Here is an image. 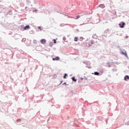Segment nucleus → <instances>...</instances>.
Segmentation results:
<instances>
[{
  "instance_id": "1",
  "label": "nucleus",
  "mask_w": 129,
  "mask_h": 129,
  "mask_svg": "<svg viewBox=\"0 0 129 129\" xmlns=\"http://www.w3.org/2000/svg\"><path fill=\"white\" fill-rule=\"evenodd\" d=\"M120 26V28H124V26L125 25V23L124 22H121L119 24Z\"/></svg>"
},
{
  "instance_id": "2",
  "label": "nucleus",
  "mask_w": 129,
  "mask_h": 129,
  "mask_svg": "<svg viewBox=\"0 0 129 129\" xmlns=\"http://www.w3.org/2000/svg\"><path fill=\"white\" fill-rule=\"evenodd\" d=\"M46 42H47V41L45 39H42L40 40L41 44H46Z\"/></svg>"
},
{
  "instance_id": "3",
  "label": "nucleus",
  "mask_w": 129,
  "mask_h": 129,
  "mask_svg": "<svg viewBox=\"0 0 129 129\" xmlns=\"http://www.w3.org/2000/svg\"><path fill=\"white\" fill-rule=\"evenodd\" d=\"M30 29V26L29 25H27L24 28V30H29Z\"/></svg>"
},
{
  "instance_id": "4",
  "label": "nucleus",
  "mask_w": 129,
  "mask_h": 129,
  "mask_svg": "<svg viewBox=\"0 0 129 129\" xmlns=\"http://www.w3.org/2000/svg\"><path fill=\"white\" fill-rule=\"evenodd\" d=\"M59 59H60V58L58 56H56L55 58H52V60L53 61H55V60L58 61V60H59Z\"/></svg>"
},
{
  "instance_id": "5",
  "label": "nucleus",
  "mask_w": 129,
  "mask_h": 129,
  "mask_svg": "<svg viewBox=\"0 0 129 129\" xmlns=\"http://www.w3.org/2000/svg\"><path fill=\"white\" fill-rule=\"evenodd\" d=\"M99 8H102V9H104L105 8V6L103 4H101L99 6Z\"/></svg>"
},
{
  "instance_id": "6",
  "label": "nucleus",
  "mask_w": 129,
  "mask_h": 129,
  "mask_svg": "<svg viewBox=\"0 0 129 129\" xmlns=\"http://www.w3.org/2000/svg\"><path fill=\"white\" fill-rule=\"evenodd\" d=\"M127 79H129V77L128 76H126L124 77V80H127Z\"/></svg>"
},
{
  "instance_id": "7",
  "label": "nucleus",
  "mask_w": 129,
  "mask_h": 129,
  "mask_svg": "<svg viewBox=\"0 0 129 129\" xmlns=\"http://www.w3.org/2000/svg\"><path fill=\"white\" fill-rule=\"evenodd\" d=\"M72 81H74L75 82H76V81H77V80L75 79V77H73Z\"/></svg>"
},
{
  "instance_id": "8",
  "label": "nucleus",
  "mask_w": 129,
  "mask_h": 129,
  "mask_svg": "<svg viewBox=\"0 0 129 129\" xmlns=\"http://www.w3.org/2000/svg\"><path fill=\"white\" fill-rule=\"evenodd\" d=\"M74 41L75 42H77L78 41V38L76 37L74 38Z\"/></svg>"
},
{
  "instance_id": "9",
  "label": "nucleus",
  "mask_w": 129,
  "mask_h": 129,
  "mask_svg": "<svg viewBox=\"0 0 129 129\" xmlns=\"http://www.w3.org/2000/svg\"><path fill=\"white\" fill-rule=\"evenodd\" d=\"M94 75H99V73L97 72H96L94 73Z\"/></svg>"
},
{
  "instance_id": "10",
  "label": "nucleus",
  "mask_w": 129,
  "mask_h": 129,
  "mask_svg": "<svg viewBox=\"0 0 129 129\" xmlns=\"http://www.w3.org/2000/svg\"><path fill=\"white\" fill-rule=\"evenodd\" d=\"M79 18H80V16L78 15V16L76 17V20H78V19H79Z\"/></svg>"
},
{
  "instance_id": "11",
  "label": "nucleus",
  "mask_w": 129,
  "mask_h": 129,
  "mask_svg": "<svg viewBox=\"0 0 129 129\" xmlns=\"http://www.w3.org/2000/svg\"><path fill=\"white\" fill-rule=\"evenodd\" d=\"M49 46H50V47H52V46H53V42H50L49 43Z\"/></svg>"
},
{
  "instance_id": "12",
  "label": "nucleus",
  "mask_w": 129,
  "mask_h": 129,
  "mask_svg": "<svg viewBox=\"0 0 129 129\" xmlns=\"http://www.w3.org/2000/svg\"><path fill=\"white\" fill-rule=\"evenodd\" d=\"M66 76H67V74H64L63 76V78L65 79L66 78Z\"/></svg>"
},
{
  "instance_id": "13",
  "label": "nucleus",
  "mask_w": 129,
  "mask_h": 129,
  "mask_svg": "<svg viewBox=\"0 0 129 129\" xmlns=\"http://www.w3.org/2000/svg\"><path fill=\"white\" fill-rule=\"evenodd\" d=\"M53 42L54 44H56V39H53Z\"/></svg>"
},
{
  "instance_id": "14",
  "label": "nucleus",
  "mask_w": 129,
  "mask_h": 129,
  "mask_svg": "<svg viewBox=\"0 0 129 129\" xmlns=\"http://www.w3.org/2000/svg\"><path fill=\"white\" fill-rule=\"evenodd\" d=\"M62 40L63 41H65V40H66V37H63Z\"/></svg>"
},
{
  "instance_id": "15",
  "label": "nucleus",
  "mask_w": 129,
  "mask_h": 129,
  "mask_svg": "<svg viewBox=\"0 0 129 129\" xmlns=\"http://www.w3.org/2000/svg\"><path fill=\"white\" fill-rule=\"evenodd\" d=\"M122 54H123V55H126V53H123V52H122Z\"/></svg>"
},
{
  "instance_id": "16",
  "label": "nucleus",
  "mask_w": 129,
  "mask_h": 129,
  "mask_svg": "<svg viewBox=\"0 0 129 129\" xmlns=\"http://www.w3.org/2000/svg\"><path fill=\"white\" fill-rule=\"evenodd\" d=\"M126 38H127V36H126Z\"/></svg>"
}]
</instances>
